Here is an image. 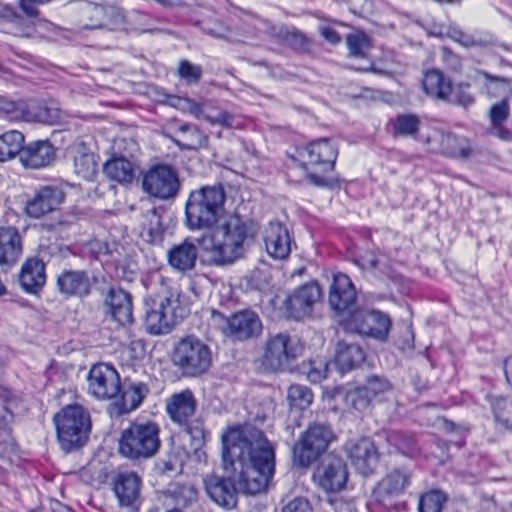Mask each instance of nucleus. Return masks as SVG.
I'll use <instances>...</instances> for the list:
<instances>
[{
  "mask_svg": "<svg viewBox=\"0 0 512 512\" xmlns=\"http://www.w3.org/2000/svg\"><path fill=\"white\" fill-rule=\"evenodd\" d=\"M75 29L87 30L103 28L105 24L106 10L99 5L83 2L75 7Z\"/></svg>",
  "mask_w": 512,
  "mask_h": 512,
  "instance_id": "31",
  "label": "nucleus"
},
{
  "mask_svg": "<svg viewBox=\"0 0 512 512\" xmlns=\"http://www.w3.org/2000/svg\"><path fill=\"white\" fill-rule=\"evenodd\" d=\"M493 413L498 425L512 431V396L496 399L493 403Z\"/></svg>",
  "mask_w": 512,
  "mask_h": 512,
  "instance_id": "45",
  "label": "nucleus"
},
{
  "mask_svg": "<svg viewBox=\"0 0 512 512\" xmlns=\"http://www.w3.org/2000/svg\"><path fill=\"white\" fill-rule=\"evenodd\" d=\"M392 385L390 381L383 376L371 375L362 387L357 388L356 393L359 397H364L362 405H367L372 399L390 391Z\"/></svg>",
  "mask_w": 512,
  "mask_h": 512,
  "instance_id": "41",
  "label": "nucleus"
},
{
  "mask_svg": "<svg viewBox=\"0 0 512 512\" xmlns=\"http://www.w3.org/2000/svg\"><path fill=\"white\" fill-rule=\"evenodd\" d=\"M178 126L177 130L181 134L182 139L170 137L181 150H197L207 145L208 137L195 124L182 123L175 121Z\"/></svg>",
  "mask_w": 512,
  "mask_h": 512,
  "instance_id": "36",
  "label": "nucleus"
},
{
  "mask_svg": "<svg viewBox=\"0 0 512 512\" xmlns=\"http://www.w3.org/2000/svg\"><path fill=\"white\" fill-rule=\"evenodd\" d=\"M213 318L222 319L225 326L223 333L233 340L246 341L260 336L263 325L259 315L250 309L233 313L229 318L223 317L221 313L213 312Z\"/></svg>",
  "mask_w": 512,
  "mask_h": 512,
  "instance_id": "9",
  "label": "nucleus"
},
{
  "mask_svg": "<svg viewBox=\"0 0 512 512\" xmlns=\"http://www.w3.org/2000/svg\"><path fill=\"white\" fill-rule=\"evenodd\" d=\"M197 238L195 241L187 238L174 245L168 251V263L176 271L186 273L194 270L198 259Z\"/></svg>",
  "mask_w": 512,
  "mask_h": 512,
  "instance_id": "24",
  "label": "nucleus"
},
{
  "mask_svg": "<svg viewBox=\"0 0 512 512\" xmlns=\"http://www.w3.org/2000/svg\"><path fill=\"white\" fill-rule=\"evenodd\" d=\"M196 399L189 389L175 393L167 400L166 409L170 418L178 423H186L196 410Z\"/></svg>",
  "mask_w": 512,
  "mask_h": 512,
  "instance_id": "29",
  "label": "nucleus"
},
{
  "mask_svg": "<svg viewBox=\"0 0 512 512\" xmlns=\"http://www.w3.org/2000/svg\"><path fill=\"white\" fill-rule=\"evenodd\" d=\"M353 465L363 474L370 473L378 462V452L374 443L368 438L350 441L346 446Z\"/></svg>",
  "mask_w": 512,
  "mask_h": 512,
  "instance_id": "23",
  "label": "nucleus"
},
{
  "mask_svg": "<svg viewBox=\"0 0 512 512\" xmlns=\"http://www.w3.org/2000/svg\"><path fill=\"white\" fill-rule=\"evenodd\" d=\"M171 362L182 377L197 378L209 371L212 352L203 340L189 335L174 344Z\"/></svg>",
  "mask_w": 512,
  "mask_h": 512,
  "instance_id": "4",
  "label": "nucleus"
},
{
  "mask_svg": "<svg viewBox=\"0 0 512 512\" xmlns=\"http://www.w3.org/2000/svg\"><path fill=\"white\" fill-rule=\"evenodd\" d=\"M143 190L159 199H171L177 196L180 180L177 170L162 164L152 167L143 177Z\"/></svg>",
  "mask_w": 512,
  "mask_h": 512,
  "instance_id": "10",
  "label": "nucleus"
},
{
  "mask_svg": "<svg viewBox=\"0 0 512 512\" xmlns=\"http://www.w3.org/2000/svg\"><path fill=\"white\" fill-rule=\"evenodd\" d=\"M463 139L455 135H446L443 137L442 145L449 155L453 157L467 158L471 154L469 146L462 145Z\"/></svg>",
  "mask_w": 512,
  "mask_h": 512,
  "instance_id": "51",
  "label": "nucleus"
},
{
  "mask_svg": "<svg viewBox=\"0 0 512 512\" xmlns=\"http://www.w3.org/2000/svg\"><path fill=\"white\" fill-rule=\"evenodd\" d=\"M357 293L351 279L343 273L334 275L330 287L328 302L340 320L350 317L359 308L356 304Z\"/></svg>",
  "mask_w": 512,
  "mask_h": 512,
  "instance_id": "13",
  "label": "nucleus"
},
{
  "mask_svg": "<svg viewBox=\"0 0 512 512\" xmlns=\"http://www.w3.org/2000/svg\"><path fill=\"white\" fill-rule=\"evenodd\" d=\"M24 135L16 130H11L0 135V161H6L19 156L24 149Z\"/></svg>",
  "mask_w": 512,
  "mask_h": 512,
  "instance_id": "40",
  "label": "nucleus"
},
{
  "mask_svg": "<svg viewBox=\"0 0 512 512\" xmlns=\"http://www.w3.org/2000/svg\"><path fill=\"white\" fill-rule=\"evenodd\" d=\"M19 283L26 293L37 295L46 283L44 262L38 258L28 259L21 267Z\"/></svg>",
  "mask_w": 512,
  "mask_h": 512,
  "instance_id": "27",
  "label": "nucleus"
},
{
  "mask_svg": "<svg viewBox=\"0 0 512 512\" xmlns=\"http://www.w3.org/2000/svg\"><path fill=\"white\" fill-rule=\"evenodd\" d=\"M313 480L327 493L342 491L348 480L346 463L333 454L325 456L314 471Z\"/></svg>",
  "mask_w": 512,
  "mask_h": 512,
  "instance_id": "11",
  "label": "nucleus"
},
{
  "mask_svg": "<svg viewBox=\"0 0 512 512\" xmlns=\"http://www.w3.org/2000/svg\"><path fill=\"white\" fill-rule=\"evenodd\" d=\"M105 305L112 318L119 324L126 325L133 322L132 297L123 289L110 287Z\"/></svg>",
  "mask_w": 512,
  "mask_h": 512,
  "instance_id": "25",
  "label": "nucleus"
},
{
  "mask_svg": "<svg viewBox=\"0 0 512 512\" xmlns=\"http://www.w3.org/2000/svg\"><path fill=\"white\" fill-rule=\"evenodd\" d=\"M96 282L97 277H90L86 270L64 269L57 277V288L66 298H85L91 294Z\"/></svg>",
  "mask_w": 512,
  "mask_h": 512,
  "instance_id": "18",
  "label": "nucleus"
},
{
  "mask_svg": "<svg viewBox=\"0 0 512 512\" xmlns=\"http://www.w3.org/2000/svg\"><path fill=\"white\" fill-rule=\"evenodd\" d=\"M103 173L111 181L126 185L134 180L136 167L133 162L123 156H113L103 165Z\"/></svg>",
  "mask_w": 512,
  "mask_h": 512,
  "instance_id": "33",
  "label": "nucleus"
},
{
  "mask_svg": "<svg viewBox=\"0 0 512 512\" xmlns=\"http://www.w3.org/2000/svg\"><path fill=\"white\" fill-rule=\"evenodd\" d=\"M299 155L308 158V164L318 166L323 172L333 171L338 156L337 147L327 138L309 143L299 150Z\"/></svg>",
  "mask_w": 512,
  "mask_h": 512,
  "instance_id": "21",
  "label": "nucleus"
},
{
  "mask_svg": "<svg viewBox=\"0 0 512 512\" xmlns=\"http://www.w3.org/2000/svg\"><path fill=\"white\" fill-rule=\"evenodd\" d=\"M345 330L384 341L387 339L391 320L387 314L366 308H357L350 317L339 320Z\"/></svg>",
  "mask_w": 512,
  "mask_h": 512,
  "instance_id": "8",
  "label": "nucleus"
},
{
  "mask_svg": "<svg viewBox=\"0 0 512 512\" xmlns=\"http://www.w3.org/2000/svg\"><path fill=\"white\" fill-rule=\"evenodd\" d=\"M410 478V473L405 470L391 471L374 488V499L383 502L387 497L399 495L410 484Z\"/></svg>",
  "mask_w": 512,
  "mask_h": 512,
  "instance_id": "30",
  "label": "nucleus"
},
{
  "mask_svg": "<svg viewBox=\"0 0 512 512\" xmlns=\"http://www.w3.org/2000/svg\"><path fill=\"white\" fill-rule=\"evenodd\" d=\"M201 29L204 33L215 38H223L230 29L222 22L216 20L212 25L210 23H202Z\"/></svg>",
  "mask_w": 512,
  "mask_h": 512,
  "instance_id": "61",
  "label": "nucleus"
},
{
  "mask_svg": "<svg viewBox=\"0 0 512 512\" xmlns=\"http://www.w3.org/2000/svg\"><path fill=\"white\" fill-rule=\"evenodd\" d=\"M161 214L162 210L160 208L155 207L148 209L143 214V229L146 230L151 237L158 236L163 231Z\"/></svg>",
  "mask_w": 512,
  "mask_h": 512,
  "instance_id": "50",
  "label": "nucleus"
},
{
  "mask_svg": "<svg viewBox=\"0 0 512 512\" xmlns=\"http://www.w3.org/2000/svg\"><path fill=\"white\" fill-rule=\"evenodd\" d=\"M446 496L437 490L423 494L419 500V512H441Z\"/></svg>",
  "mask_w": 512,
  "mask_h": 512,
  "instance_id": "47",
  "label": "nucleus"
},
{
  "mask_svg": "<svg viewBox=\"0 0 512 512\" xmlns=\"http://www.w3.org/2000/svg\"><path fill=\"white\" fill-rule=\"evenodd\" d=\"M334 440L335 433L331 425L320 421L310 423L292 448L293 464L308 468L326 452Z\"/></svg>",
  "mask_w": 512,
  "mask_h": 512,
  "instance_id": "6",
  "label": "nucleus"
},
{
  "mask_svg": "<svg viewBox=\"0 0 512 512\" xmlns=\"http://www.w3.org/2000/svg\"><path fill=\"white\" fill-rule=\"evenodd\" d=\"M386 441L397 452L407 457L414 458L420 453L418 441L412 433L397 430L389 431L386 433Z\"/></svg>",
  "mask_w": 512,
  "mask_h": 512,
  "instance_id": "39",
  "label": "nucleus"
},
{
  "mask_svg": "<svg viewBox=\"0 0 512 512\" xmlns=\"http://www.w3.org/2000/svg\"><path fill=\"white\" fill-rule=\"evenodd\" d=\"M177 73L179 77L188 84H197L202 77V68L194 65L188 60H181L178 65Z\"/></svg>",
  "mask_w": 512,
  "mask_h": 512,
  "instance_id": "52",
  "label": "nucleus"
},
{
  "mask_svg": "<svg viewBox=\"0 0 512 512\" xmlns=\"http://www.w3.org/2000/svg\"><path fill=\"white\" fill-rule=\"evenodd\" d=\"M485 78V88L490 97H502L508 99L512 97V79L494 76L488 72H482Z\"/></svg>",
  "mask_w": 512,
  "mask_h": 512,
  "instance_id": "42",
  "label": "nucleus"
},
{
  "mask_svg": "<svg viewBox=\"0 0 512 512\" xmlns=\"http://www.w3.org/2000/svg\"><path fill=\"white\" fill-rule=\"evenodd\" d=\"M300 371L311 383H320L331 372V364L322 358H316L302 363Z\"/></svg>",
  "mask_w": 512,
  "mask_h": 512,
  "instance_id": "43",
  "label": "nucleus"
},
{
  "mask_svg": "<svg viewBox=\"0 0 512 512\" xmlns=\"http://www.w3.org/2000/svg\"><path fill=\"white\" fill-rule=\"evenodd\" d=\"M179 466L178 455L172 451L159 458L155 463L156 470L162 474L176 471Z\"/></svg>",
  "mask_w": 512,
  "mask_h": 512,
  "instance_id": "55",
  "label": "nucleus"
},
{
  "mask_svg": "<svg viewBox=\"0 0 512 512\" xmlns=\"http://www.w3.org/2000/svg\"><path fill=\"white\" fill-rule=\"evenodd\" d=\"M0 19L7 25L5 32L17 37H30L35 32L32 21L24 19L10 7L0 8Z\"/></svg>",
  "mask_w": 512,
  "mask_h": 512,
  "instance_id": "37",
  "label": "nucleus"
},
{
  "mask_svg": "<svg viewBox=\"0 0 512 512\" xmlns=\"http://www.w3.org/2000/svg\"><path fill=\"white\" fill-rule=\"evenodd\" d=\"M203 119L211 124H219L230 128L233 126L234 117L225 110H217L206 112V114H203Z\"/></svg>",
  "mask_w": 512,
  "mask_h": 512,
  "instance_id": "56",
  "label": "nucleus"
},
{
  "mask_svg": "<svg viewBox=\"0 0 512 512\" xmlns=\"http://www.w3.org/2000/svg\"><path fill=\"white\" fill-rule=\"evenodd\" d=\"M160 428L155 422H132L121 431L118 451L121 456L142 462L152 458L161 446Z\"/></svg>",
  "mask_w": 512,
  "mask_h": 512,
  "instance_id": "3",
  "label": "nucleus"
},
{
  "mask_svg": "<svg viewBox=\"0 0 512 512\" xmlns=\"http://www.w3.org/2000/svg\"><path fill=\"white\" fill-rule=\"evenodd\" d=\"M264 243L270 256L285 259L291 252V238L288 229L280 222L271 221L264 230Z\"/></svg>",
  "mask_w": 512,
  "mask_h": 512,
  "instance_id": "22",
  "label": "nucleus"
},
{
  "mask_svg": "<svg viewBox=\"0 0 512 512\" xmlns=\"http://www.w3.org/2000/svg\"><path fill=\"white\" fill-rule=\"evenodd\" d=\"M147 384L125 379L120 383L119 399L112 404V414L122 416L138 408L149 394Z\"/></svg>",
  "mask_w": 512,
  "mask_h": 512,
  "instance_id": "20",
  "label": "nucleus"
},
{
  "mask_svg": "<svg viewBox=\"0 0 512 512\" xmlns=\"http://www.w3.org/2000/svg\"><path fill=\"white\" fill-rule=\"evenodd\" d=\"M186 433L190 436L191 447L197 451L202 448L206 441V431L204 430L203 422L200 420L187 421L182 423Z\"/></svg>",
  "mask_w": 512,
  "mask_h": 512,
  "instance_id": "48",
  "label": "nucleus"
},
{
  "mask_svg": "<svg viewBox=\"0 0 512 512\" xmlns=\"http://www.w3.org/2000/svg\"><path fill=\"white\" fill-rule=\"evenodd\" d=\"M142 478L134 471H119L113 478V492L122 508L138 512L142 504Z\"/></svg>",
  "mask_w": 512,
  "mask_h": 512,
  "instance_id": "16",
  "label": "nucleus"
},
{
  "mask_svg": "<svg viewBox=\"0 0 512 512\" xmlns=\"http://www.w3.org/2000/svg\"><path fill=\"white\" fill-rule=\"evenodd\" d=\"M24 107L21 103L11 101L0 96V113L10 120L21 119L24 116Z\"/></svg>",
  "mask_w": 512,
  "mask_h": 512,
  "instance_id": "54",
  "label": "nucleus"
},
{
  "mask_svg": "<svg viewBox=\"0 0 512 512\" xmlns=\"http://www.w3.org/2000/svg\"><path fill=\"white\" fill-rule=\"evenodd\" d=\"M420 119L415 114H401L393 121V131L398 136H414L418 133Z\"/></svg>",
  "mask_w": 512,
  "mask_h": 512,
  "instance_id": "46",
  "label": "nucleus"
},
{
  "mask_svg": "<svg viewBox=\"0 0 512 512\" xmlns=\"http://www.w3.org/2000/svg\"><path fill=\"white\" fill-rule=\"evenodd\" d=\"M271 34L296 51H310L312 40L295 27L287 25L272 27Z\"/></svg>",
  "mask_w": 512,
  "mask_h": 512,
  "instance_id": "38",
  "label": "nucleus"
},
{
  "mask_svg": "<svg viewBox=\"0 0 512 512\" xmlns=\"http://www.w3.org/2000/svg\"><path fill=\"white\" fill-rule=\"evenodd\" d=\"M23 250L19 230L10 225L0 226V265L11 266L20 258Z\"/></svg>",
  "mask_w": 512,
  "mask_h": 512,
  "instance_id": "28",
  "label": "nucleus"
},
{
  "mask_svg": "<svg viewBox=\"0 0 512 512\" xmlns=\"http://www.w3.org/2000/svg\"><path fill=\"white\" fill-rule=\"evenodd\" d=\"M307 178L311 184H313L317 187L331 188L337 183V180L333 177L325 176V175H318L316 173H311V172L307 173Z\"/></svg>",
  "mask_w": 512,
  "mask_h": 512,
  "instance_id": "62",
  "label": "nucleus"
},
{
  "mask_svg": "<svg viewBox=\"0 0 512 512\" xmlns=\"http://www.w3.org/2000/svg\"><path fill=\"white\" fill-rule=\"evenodd\" d=\"M322 298V290L317 282L306 283L295 289L286 299V307L295 319L312 314L315 305Z\"/></svg>",
  "mask_w": 512,
  "mask_h": 512,
  "instance_id": "17",
  "label": "nucleus"
},
{
  "mask_svg": "<svg viewBox=\"0 0 512 512\" xmlns=\"http://www.w3.org/2000/svg\"><path fill=\"white\" fill-rule=\"evenodd\" d=\"M365 360L364 350L356 344L341 341L337 345L335 362L332 364L341 373L358 368Z\"/></svg>",
  "mask_w": 512,
  "mask_h": 512,
  "instance_id": "34",
  "label": "nucleus"
},
{
  "mask_svg": "<svg viewBox=\"0 0 512 512\" xmlns=\"http://www.w3.org/2000/svg\"><path fill=\"white\" fill-rule=\"evenodd\" d=\"M64 192L55 186H43L26 202L25 212L31 218H41L55 211L64 201Z\"/></svg>",
  "mask_w": 512,
  "mask_h": 512,
  "instance_id": "19",
  "label": "nucleus"
},
{
  "mask_svg": "<svg viewBox=\"0 0 512 512\" xmlns=\"http://www.w3.org/2000/svg\"><path fill=\"white\" fill-rule=\"evenodd\" d=\"M54 422L59 444L65 452L80 449L87 443L91 420L82 406H66L54 416Z\"/></svg>",
  "mask_w": 512,
  "mask_h": 512,
  "instance_id": "5",
  "label": "nucleus"
},
{
  "mask_svg": "<svg viewBox=\"0 0 512 512\" xmlns=\"http://www.w3.org/2000/svg\"><path fill=\"white\" fill-rule=\"evenodd\" d=\"M237 476H223L215 472L202 476V483L207 496L218 506L232 509L237 504L238 489L235 481Z\"/></svg>",
  "mask_w": 512,
  "mask_h": 512,
  "instance_id": "14",
  "label": "nucleus"
},
{
  "mask_svg": "<svg viewBox=\"0 0 512 512\" xmlns=\"http://www.w3.org/2000/svg\"><path fill=\"white\" fill-rule=\"evenodd\" d=\"M55 158V149L48 140H37L24 146L21 153L23 166L39 169L50 165Z\"/></svg>",
  "mask_w": 512,
  "mask_h": 512,
  "instance_id": "26",
  "label": "nucleus"
},
{
  "mask_svg": "<svg viewBox=\"0 0 512 512\" xmlns=\"http://www.w3.org/2000/svg\"><path fill=\"white\" fill-rule=\"evenodd\" d=\"M36 117L42 123L54 124L60 120L61 113L54 105H44L39 107Z\"/></svg>",
  "mask_w": 512,
  "mask_h": 512,
  "instance_id": "57",
  "label": "nucleus"
},
{
  "mask_svg": "<svg viewBox=\"0 0 512 512\" xmlns=\"http://www.w3.org/2000/svg\"><path fill=\"white\" fill-rule=\"evenodd\" d=\"M422 86L427 95L441 101L448 100L452 92L451 81L436 69L425 73Z\"/></svg>",
  "mask_w": 512,
  "mask_h": 512,
  "instance_id": "35",
  "label": "nucleus"
},
{
  "mask_svg": "<svg viewBox=\"0 0 512 512\" xmlns=\"http://www.w3.org/2000/svg\"><path fill=\"white\" fill-rule=\"evenodd\" d=\"M297 357V348L292 345L287 334L270 335L265 343L262 366L276 372L285 369Z\"/></svg>",
  "mask_w": 512,
  "mask_h": 512,
  "instance_id": "12",
  "label": "nucleus"
},
{
  "mask_svg": "<svg viewBox=\"0 0 512 512\" xmlns=\"http://www.w3.org/2000/svg\"><path fill=\"white\" fill-rule=\"evenodd\" d=\"M174 495L178 499V502L182 501V503L186 505L197 498V490L192 484H179L174 490Z\"/></svg>",
  "mask_w": 512,
  "mask_h": 512,
  "instance_id": "58",
  "label": "nucleus"
},
{
  "mask_svg": "<svg viewBox=\"0 0 512 512\" xmlns=\"http://www.w3.org/2000/svg\"><path fill=\"white\" fill-rule=\"evenodd\" d=\"M445 102L457 104L464 108H467L474 104L475 99L466 90H464L462 87H459L455 91L452 90L449 99L445 100Z\"/></svg>",
  "mask_w": 512,
  "mask_h": 512,
  "instance_id": "59",
  "label": "nucleus"
},
{
  "mask_svg": "<svg viewBox=\"0 0 512 512\" xmlns=\"http://www.w3.org/2000/svg\"><path fill=\"white\" fill-rule=\"evenodd\" d=\"M288 399L292 405L304 409L311 404L313 394L308 387L294 384L288 389Z\"/></svg>",
  "mask_w": 512,
  "mask_h": 512,
  "instance_id": "49",
  "label": "nucleus"
},
{
  "mask_svg": "<svg viewBox=\"0 0 512 512\" xmlns=\"http://www.w3.org/2000/svg\"><path fill=\"white\" fill-rule=\"evenodd\" d=\"M222 442L224 468L237 476L239 489L250 495L267 491L275 472V451L264 432L251 425L236 426Z\"/></svg>",
  "mask_w": 512,
  "mask_h": 512,
  "instance_id": "2",
  "label": "nucleus"
},
{
  "mask_svg": "<svg viewBox=\"0 0 512 512\" xmlns=\"http://www.w3.org/2000/svg\"><path fill=\"white\" fill-rule=\"evenodd\" d=\"M145 324L150 334H165L185 316V309L180 306L178 296L170 293L157 294L145 299Z\"/></svg>",
  "mask_w": 512,
  "mask_h": 512,
  "instance_id": "7",
  "label": "nucleus"
},
{
  "mask_svg": "<svg viewBox=\"0 0 512 512\" xmlns=\"http://www.w3.org/2000/svg\"><path fill=\"white\" fill-rule=\"evenodd\" d=\"M320 34L331 44H338L341 41L339 33L331 27H322Z\"/></svg>",
  "mask_w": 512,
  "mask_h": 512,
  "instance_id": "64",
  "label": "nucleus"
},
{
  "mask_svg": "<svg viewBox=\"0 0 512 512\" xmlns=\"http://www.w3.org/2000/svg\"><path fill=\"white\" fill-rule=\"evenodd\" d=\"M225 200L222 184L207 185L191 191L185 205L189 229H211L197 243L212 266L230 265L245 252L247 226L238 216L224 218Z\"/></svg>",
  "mask_w": 512,
  "mask_h": 512,
  "instance_id": "1",
  "label": "nucleus"
},
{
  "mask_svg": "<svg viewBox=\"0 0 512 512\" xmlns=\"http://www.w3.org/2000/svg\"><path fill=\"white\" fill-rule=\"evenodd\" d=\"M449 36L454 40L459 42L464 46H469L472 44V39L469 35L462 32L460 29L453 27L449 30Z\"/></svg>",
  "mask_w": 512,
  "mask_h": 512,
  "instance_id": "63",
  "label": "nucleus"
},
{
  "mask_svg": "<svg viewBox=\"0 0 512 512\" xmlns=\"http://www.w3.org/2000/svg\"><path fill=\"white\" fill-rule=\"evenodd\" d=\"M346 44L349 50V56L357 59L366 60V65L353 67L357 71H376L373 62L369 59V53L372 43L367 34L364 32H356L348 34Z\"/></svg>",
  "mask_w": 512,
  "mask_h": 512,
  "instance_id": "32",
  "label": "nucleus"
},
{
  "mask_svg": "<svg viewBox=\"0 0 512 512\" xmlns=\"http://www.w3.org/2000/svg\"><path fill=\"white\" fill-rule=\"evenodd\" d=\"M510 106L506 99H502L500 102L495 103L489 110V119L492 126H498L503 124L509 117Z\"/></svg>",
  "mask_w": 512,
  "mask_h": 512,
  "instance_id": "53",
  "label": "nucleus"
},
{
  "mask_svg": "<svg viewBox=\"0 0 512 512\" xmlns=\"http://www.w3.org/2000/svg\"><path fill=\"white\" fill-rule=\"evenodd\" d=\"M120 376L116 369L108 364L92 366L88 374V391L97 399L108 400L120 393Z\"/></svg>",
  "mask_w": 512,
  "mask_h": 512,
  "instance_id": "15",
  "label": "nucleus"
},
{
  "mask_svg": "<svg viewBox=\"0 0 512 512\" xmlns=\"http://www.w3.org/2000/svg\"><path fill=\"white\" fill-rule=\"evenodd\" d=\"M282 512H313V509L306 498L296 497L282 508Z\"/></svg>",
  "mask_w": 512,
  "mask_h": 512,
  "instance_id": "60",
  "label": "nucleus"
},
{
  "mask_svg": "<svg viewBox=\"0 0 512 512\" xmlns=\"http://www.w3.org/2000/svg\"><path fill=\"white\" fill-rule=\"evenodd\" d=\"M74 171L84 180H92L97 171V163L92 153L78 151L74 156Z\"/></svg>",
  "mask_w": 512,
  "mask_h": 512,
  "instance_id": "44",
  "label": "nucleus"
}]
</instances>
